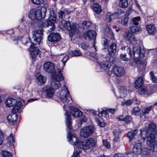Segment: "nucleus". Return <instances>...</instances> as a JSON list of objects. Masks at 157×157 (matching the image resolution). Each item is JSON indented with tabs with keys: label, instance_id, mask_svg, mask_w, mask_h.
I'll use <instances>...</instances> for the list:
<instances>
[{
	"label": "nucleus",
	"instance_id": "f704fd0d",
	"mask_svg": "<svg viewBox=\"0 0 157 157\" xmlns=\"http://www.w3.org/2000/svg\"><path fill=\"white\" fill-rule=\"evenodd\" d=\"M151 109L152 106H149L144 108L141 111L143 115H140V117H142L143 115H144V117H145V115L149 113Z\"/></svg>",
	"mask_w": 157,
	"mask_h": 157
},
{
	"label": "nucleus",
	"instance_id": "1a4fd4ad",
	"mask_svg": "<svg viewBox=\"0 0 157 157\" xmlns=\"http://www.w3.org/2000/svg\"><path fill=\"white\" fill-rule=\"evenodd\" d=\"M58 96L61 101L63 102H68L71 100L67 88L64 86L63 89L58 93Z\"/></svg>",
	"mask_w": 157,
	"mask_h": 157
},
{
	"label": "nucleus",
	"instance_id": "5701e85b",
	"mask_svg": "<svg viewBox=\"0 0 157 157\" xmlns=\"http://www.w3.org/2000/svg\"><path fill=\"white\" fill-rule=\"evenodd\" d=\"M23 100L22 99L20 98L19 100L16 103V105L13 108L12 112L13 113H17L18 112L19 109L23 106Z\"/></svg>",
	"mask_w": 157,
	"mask_h": 157
},
{
	"label": "nucleus",
	"instance_id": "8fccbe9b",
	"mask_svg": "<svg viewBox=\"0 0 157 157\" xmlns=\"http://www.w3.org/2000/svg\"><path fill=\"white\" fill-rule=\"evenodd\" d=\"M102 142L103 145L106 148H109L110 147V144L109 143L108 141L107 140H103Z\"/></svg>",
	"mask_w": 157,
	"mask_h": 157
},
{
	"label": "nucleus",
	"instance_id": "cd10ccee",
	"mask_svg": "<svg viewBox=\"0 0 157 157\" xmlns=\"http://www.w3.org/2000/svg\"><path fill=\"white\" fill-rule=\"evenodd\" d=\"M36 77L40 85H43L46 82V78L41 75L37 74L36 75Z\"/></svg>",
	"mask_w": 157,
	"mask_h": 157
},
{
	"label": "nucleus",
	"instance_id": "9b49d317",
	"mask_svg": "<svg viewBox=\"0 0 157 157\" xmlns=\"http://www.w3.org/2000/svg\"><path fill=\"white\" fill-rule=\"evenodd\" d=\"M96 32L93 30H89L86 32L84 34V37L86 39H88L89 40H94V43L93 44L94 48L95 51L97 50V47H96L95 41V38L96 36Z\"/></svg>",
	"mask_w": 157,
	"mask_h": 157
},
{
	"label": "nucleus",
	"instance_id": "b1692460",
	"mask_svg": "<svg viewBox=\"0 0 157 157\" xmlns=\"http://www.w3.org/2000/svg\"><path fill=\"white\" fill-rule=\"evenodd\" d=\"M65 115L66 116V123L67 126L68 128L70 129H71L72 128L71 117V116L69 112L67 111H66Z\"/></svg>",
	"mask_w": 157,
	"mask_h": 157
},
{
	"label": "nucleus",
	"instance_id": "ddd939ff",
	"mask_svg": "<svg viewBox=\"0 0 157 157\" xmlns=\"http://www.w3.org/2000/svg\"><path fill=\"white\" fill-rule=\"evenodd\" d=\"M133 148L132 151L136 154L139 155L142 152V144L139 140H137L136 141H133Z\"/></svg>",
	"mask_w": 157,
	"mask_h": 157
},
{
	"label": "nucleus",
	"instance_id": "09e8293b",
	"mask_svg": "<svg viewBox=\"0 0 157 157\" xmlns=\"http://www.w3.org/2000/svg\"><path fill=\"white\" fill-rule=\"evenodd\" d=\"M71 54L73 56H79L81 55V53L79 51L75 50L71 52Z\"/></svg>",
	"mask_w": 157,
	"mask_h": 157
},
{
	"label": "nucleus",
	"instance_id": "6ab92c4d",
	"mask_svg": "<svg viewBox=\"0 0 157 157\" xmlns=\"http://www.w3.org/2000/svg\"><path fill=\"white\" fill-rule=\"evenodd\" d=\"M137 133V130H132L128 132L127 136L129 139L130 142L132 141L133 140H134V141H135V140L136 141L137 140H138L136 138L137 136L136 134Z\"/></svg>",
	"mask_w": 157,
	"mask_h": 157
},
{
	"label": "nucleus",
	"instance_id": "c03bdc74",
	"mask_svg": "<svg viewBox=\"0 0 157 157\" xmlns=\"http://www.w3.org/2000/svg\"><path fill=\"white\" fill-rule=\"evenodd\" d=\"M2 157H12V154L7 151H3L2 153Z\"/></svg>",
	"mask_w": 157,
	"mask_h": 157
},
{
	"label": "nucleus",
	"instance_id": "4be33fe9",
	"mask_svg": "<svg viewBox=\"0 0 157 157\" xmlns=\"http://www.w3.org/2000/svg\"><path fill=\"white\" fill-rule=\"evenodd\" d=\"M70 112L75 117H78L82 115V113L78 109L72 107H70Z\"/></svg>",
	"mask_w": 157,
	"mask_h": 157
},
{
	"label": "nucleus",
	"instance_id": "37998d69",
	"mask_svg": "<svg viewBox=\"0 0 157 157\" xmlns=\"http://www.w3.org/2000/svg\"><path fill=\"white\" fill-rule=\"evenodd\" d=\"M128 21V18L127 17H123L119 21V22L122 25H124L127 24Z\"/></svg>",
	"mask_w": 157,
	"mask_h": 157
},
{
	"label": "nucleus",
	"instance_id": "7c9ffc66",
	"mask_svg": "<svg viewBox=\"0 0 157 157\" xmlns=\"http://www.w3.org/2000/svg\"><path fill=\"white\" fill-rule=\"evenodd\" d=\"M116 44L113 43L110 45L108 49L109 54L111 56H112L116 51Z\"/></svg>",
	"mask_w": 157,
	"mask_h": 157
},
{
	"label": "nucleus",
	"instance_id": "c85d7f7f",
	"mask_svg": "<svg viewBox=\"0 0 157 157\" xmlns=\"http://www.w3.org/2000/svg\"><path fill=\"white\" fill-rule=\"evenodd\" d=\"M143 78L141 77H139L136 81L134 84V86L136 89L140 87L143 85Z\"/></svg>",
	"mask_w": 157,
	"mask_h": 157
},
{
	"label": "nucleus",
	"instance_id": "a878e982",
	"mask_svg": "<svg viewBox=\"0 0 157 157\" xmlns=\"http://www.w3.org/2000/svg\"><path fill=\"white\" fill-rule=\"evenodd\" d=\"M13 114L10 115L7 117V119L9 123L14 124L16 121L17 119V116L16 113L12 112Z\"/></svg>",
	"mask_w": 157,
	"mask_h": 157
},
{
	"label": "nucleus",
	"instance_id": "412c9836",
	"mask_svg": "<svg viewBox=\"0 0 157 157\" xmlns=\"http://www.w3.org/2000/svg\"><path fill=\"white\" fill-rule=\"evenodd\" d=\"M146 29L148 34L153 35L156 32V28L153 24L147 25L146 27Z\"/></svg>",
	"mask_w": 157,
	"mask_h": 157
},
{
	"label": "nucleus",
	"instance_id": "a18cd8bd",
	"mask_svg": "<svg viewBox=\"0 0 157 157\" xmlns=\"http://www.w3.org/2000/svg\"><path fill=\"white\" fill-rule=\"evenodd\" d=\"M81 152L80 150H75L71 157H80L79 153Z\"/></svg>",
	"mask_w": 157,
	"mask_h": 157
},
{
	"label": "nucleus",
	"instance_id": "393cba45",
	"mask_svg": "<svg viewBox=\"0 0 157 157\" xmlns=\"http://www.w3.org/2000/svg\"><path fill=\"white\" fill-rule=\"evenodd\" d=\"M17 102L15 99L10 98H7L5 102V103L7 106L11 107L15 105Z\"/></svg>",
	"mask_w": 157,
	"mask_h": 157
},
{
	"label": "nucleus",
	"instance_id": "5fc2aeb1",
	"mask_svg": "<svg viewBox=\"0 0 157 157\" xmlns=\"http://www.w3.org/2000/svg\"><path fill=\"white\" fill-rule=\"evenodd\" d=\"M132 120V118L129 116H127L124 118V121L127 123L130 122Z\"/></svg>",
	"mask_w": 157,
	"mask_h": 157
},
{
	"label": "nucleus",
	"instance_id": "72a5a7b5",
	"mask_svg": "<svg viewBox=\"0 0 157 157\" xmlns=\"http://www.w3.org/2000/svg\"><path fill=\"white\" fill-rule=\"evenodd\" d=\"M117 13H113L112 14L110 13H107L105 20L107 22H110L112 19L115 18V16L117 15Z\"/></svg>",
	"mask_w": 157,
	"mask_h": 157
},
{
	"label": "nucleus",
	"instance_id": "bf43d9fd",
	"mask_svg": "<svg viewBox=\"0 0 157 157\" xmlns=\"http://www.w3.org/2000/svg\"><path fill=\"white\" fill-rule=\"evenodd\" d=\"M113 133L115 136H116V137L114 138V140L115 141H117L118 139V133H117V130H114L113 131Z\"/></svg>",
	"mask_w": 157,
	"mask_h": 157
},
{
	"label": "nucleus",
	"instance_id": "de8ad7c7",
	"mask_svg": "<svg viewBox=\"0 0 157 157\" xmlns=\"http://www.w3.org/2000/svg\"><path fill=\"white\" fill-rule=\"evenodd\" d=\"M140 20V18L139 17H135L132 19V21L134 25H138L139 21Z\"/></svg>",
	"mask_w": 157,
	"mask_h": 157
},
{
	"label": "nucleus",
	"instance_id": "c756f323",
	"mask_svg": "<svg viewBox=\"0 0 157 157\" xmlns=\"http://www.w3.org/2000/svg\"><path fill=\"white\" fill-rule=\"evenodd\" d=\"M70 13L69 11L67 10H64L59 12V18L63 19L66 17L67 18L68 15Z\"/></svg>",
	"mask_w": 157,
	"mask_h": 157
},
{
	"label": "nucleus",
	"instance_id": "39448f33",
	"mask_svg": "<svg viewBox=\"0 0 157 157\" xmlns=\"http://www.w3.org/2000/svg\"><path fill=\"white\" fill-rule=\"evenodd\" d=\"M111 63L108 61L99 63V67L107 71L108 74L110 76H113L114 75L121 77L124 75L125 71L124 68L121 67L113 66L110 68Z\"/></svg>",
	"mask_w": 157,
	"mask_h": 157
},
{
	"label": "nucleus",
	"instance_id": "f8f14e48",
	"mask_svg": "<svg viewBox=\"0 0 157 157\" xmlns=\"http://www.w3.org/2000/svg\"><path fill=\"white\" fill-rule=\"evenodd\" d=\"M43 34V31L41 29L36 30L32 32V38L37 44H40L41 40Z\"/></svg>",
	"mask_w": 157,
	"mask_h": 157
},
{
	"label": "nucleus",
	"instance_id": "c9c22d12",
	"mask_svg": "<svg viewBox=\"0 0 157 157\" xmlns=\"http://www.w3.org/2000/svg\"><path fill=\"white\" fill-rule=\"evenodd\" d=\"M141 29L140 27L138 25H134L132 26L130 28V30L133 33L140 31Z\"/></svg>",
	"mask_w": 157,
	"mask_h": 157
},
{
	"label": "nucleus",
	"instance_id": "dca6fc26",
	"mask_svg": "<svg viewBox=\"0 0 157 157\" xmlns=\"http://www.w3.org/2000/svg\"><path fill=\"white\" fill-rule=\"evenodd\" d=\"M34 44L31 43L29 48L30 53L32 58H35L36 55L39 54L40 52L39 48L35 47Z\"/></svg>",
	"mask_w": 157,
	"mask_h": 157
},
{
	"label": "nucleus",
	"instance_id": "aec40b11",
	"mask_svg": "<svg viewBox=\"0 0 157 157\" xmlns=\"http://www.w3.org/2000/svg\"><path fill=\"white\" fill-rule=\"evenodd\" d=\"M135 61L136 62L138 65V67L141 70H144L146 67L147 62L146 60L144 59H140L139 60L136 58L135 59Z\"/></svg>",
	"mask_w": 157,
	"mask_h": 157
},
{
	"label": "nucleus",
	"instance_id": "6e6552de",
	"mask_svg": "<svg viewBox=\"0 0 157 157\" xmlns=\"http://www.w3.org/2000/svg\"><path fill=\"white\" fill-rule=\"evenodd\" d=\"M56 14L55 13V12L53 10L51 11L50 15L46 21L47 26V27H50L49 29L48 30V31L49 32L53 30L55 28V23L56 22Z\"/></svg>",
	"mask_w": 157,
	"mask_h": 157
},
{
	"label": "nucleus",
	"instance_id": "58836bf2",
	"mask_svg": "<svg viewBox=\"0 0 157 157\" xmlns=\"http://www.w3.org/2000/svg\"><path fill=\"white\" fill-rule=\"evenodd\" d=\"M13 138L14 136L13 134H11L8 136L7 139L8 143L13 146L14 145V143H15V141Z\"/></svg>",
	"mask_w": 157,
	"mask_h": 157
},
{
	"label": "nucleus",
	"instance_id": "20e7f679",
	"mask_svg": "<svg viewBox=\"0 0 157 157\" xmlns=\"http://www.w3.org/2000/svg\"><path fill=\"white\" fill-rule=\"evenodd\" d=\"M52 80L51 82V87L48 88L46 90V96L48 98H51L54 95L55 91L54 90L58 89L60 87V82L64 78L61 70L57 69L51 76Z\"/></svg>",
	"mask_w": 157,
	"mask_h": 157
},
{
	"label": "nucleus",
	"instance_id": "69168bd1",
	"mask_svg": "<svg viewBox=\"0 0 157 157\" xmlns=\"http://www.w3.org/2000/svg\"><path fill=\"white\" fill-rule=\"evenodd\" d=\"M122 50H126L128 53L131 52V49L130 48L128 47H125L121 48Z\"/></svg>",
	"mask_w": 157,
	"mask_h": 157
},
{
	"label": "nucleus",
	"instance_id": "79ce46f5",
	"mask_svg": "<svg viewBox=\"0 0 157 157\" xmlns=\"http://www.w3.org/2000/svg\"><path fill=\"white\" fill-rule=\"evenodd\" d=\"M140 111V109L138 107H136L134 108L132 110V114L135 115H138Z\"/></svg>",
	"mask_w": 157,
	"mask_h": 157
},
{
	"label": "nucleus",
	"instance_id": "052dcab7",
	"mask_svg": "<svg viewBox=\"0 0 157 157\" xmlns=\"http://www.w3.org/2000/svg\"><path fill=\"white\" fill-rule=\"evenodd\" d=\"M89 47V45L86 43H83L81 44V47L83 49H86Z\"/></svg>",
	"mask_w": 157,
	"mask_h": 157
},
{
	"label": "nucleus",
	"instance_id": "e433bc0d",
	"mask_svg": "<svg viewBox=\"0 0 157 157\" xmlns=\"http://www.w3.org/2000/svg\"><path fill=\"white\" fill-rule=\"evenodd\" d=\"M150 74L151 80L154 82L157 83V72H151Z\"/></svg>",
	"mask_w": 157,
	"mask_h": 157
},
{
	"label": "nucleus",
	"instance_id": "680f3d73",
	"mask_svg": "<svg viewBox=\"0 0 157 157\" xmlns=\"http://www.w3.org/2000/svg\"><path fill=\"white\" fill-rule=\"evenodd\" d=\"M106 110L108 112H109L111 114V115L114 114L115 111V109H110Z\"/></svg>",
	"mask_w": 157,
	"mask_h": 157
},
{
	"label": "nucleus",
	"instance_id": "a211bd4d",
	"mask_svg": "<svg viewBox=\"0 0 157 157\" xmlns=\"http://www.w3.org/2000/svg\"><path fill=\"white\" fill-rule=\"evenodd\" d=\"M48 39L49 41L51 42H58L60 39V36L57 33H51L48 36Z\"/></svg>",
	"mask_w": 157,
	"mask_h": 157
},
{
	"label": "nucleus",
	"instance_id": "a19ab883",
	"mask_svg": "<svg viewBox=\"0 0 157 157\" xmlns=\"http://www.w3.org/2000/svg\"><path fill=\"white\" fill-rule=\"evenodd\" d=\"M91 25V23L89 21H83L82 23L81 27L83 29L87 28Z\"/></svg>",
	"mask_w": 157,
	"mask_h": 157
},
{
	"label": "nucleus",
	"instance_id": "49530a36",
	"mask_svg": "<svg viewBox=\"0 0 157 157\" xmlns=\"http://www.w3.org/2000/svg\"><path fill=\"white\" fill-rule=\"evenodd\" d=\"M133 100L129 99L126 101H124L122 102V105H129L132 104L133 101Z\"/></svg>",
	"mask_w": 157,
	"mask_h": 157
},
{
	"label": "nucleus",
	"instance_id": "7ed1b4c3",
	"mask_svg": "<svg viewBox=\"0 0 157 157\" xmlns=\"http://www.w3.org/2000/svg\"><path fill=\"white\" fill-rule=\"evenodd\" d=\"M123 38L128 43L135 45L133 48V55L135 57L142 58L144 56L145 52L143 47L136 45L139 41L134 34L129 32H126L123 35Z\"/></svg>",
	"mask_w": 157,
	"mask_h": 157
},
{
	"label": "nucleus",
	"instance_id": "13d9d810",
	"mask_svg": "<svg viewBox=\"0 0 157 157\" xmlns=\"http://www.w3.org/2000/svg\"><path fill=\"white\" fill-rule=\"evenodd\" d=\"M4 140V136L2 132L0 131V145L2 144Z\"/></svg>",
	"mask_w": 157,
	"mask_h": 157
},
{
	"label": "nucleus",
	"instance_id": "ea45409f",
	"mask_svg": "<svg viewBox=\"0 0 157 157\" xmlns=\"http://www.w3.org/2000/svg\"><path fill=\"white\" fill-rule=\"evenodd\" d=\"M104 33L105 35L109 37V36H112L113 34L112 32L111 31L110 28L108 25H105Z\"/></svg>",
	"mask_w": 157,
	"mask_h": 157
},
{
	"label": "nucleus",
	"instance_id": "e2e57ef3",
	"mask_svg": "<svg viewBox=\"0 0 157 157\" xmlns=\"http://www.w3.org/2000/svg\"><path fill=\"white\" fill-rule=\"evenodd\" d=\"M87 120V118L85 115L82 116L80 118V121L81 122H86Z\"/></svg>",
	"mask_w": 157,
	"mask_h": 157
},
{
	"label": "nucleus",
	"instance_id": "2f4dec72",
	"mask_svg": "<svg viewBox=\"0 0 157 157\" xmlns=\"http://www.w3.org/2000/svg\"><path fill=\"white\" fill-rule=\"evenodd\" d=\"M98 116L100 117L104 116L106 118L109 119L111 117L112 115L106 110H103L101 112H99Z\"/></svg>",
	"mask_w": 157,
	"mask_h": 157
},
{
	"label": "nucleus",
	"instance_id": "f257e3e1",
	"mask_svg": "<svg viewBox=\"0 0 157 157\" xmlns=\"http://www.w3.org/2000/svg\"><path fill=\"white\" fill-rule=\"evenodd\" d=\"M148 129H144L140 131L141 136L144 140L146 137L147 144L150 147V150L157 151V143H155V136L153 133L155 132L156 125L153 123H150Z\"/></svg>",
	"mask_w": 157,
	"mask_h": 157
},
{
	"label": "nucleus",
	"instance_id": "774afa93",
	"mask_svg": "<svg viewBox=\"0 0 157 157\" xmlns=\"http://www.w3.org/2000/svg\"><path fill=\"white\" fill-rule=\"evenodd\" d=\"M124 118H123V116H121L119 118V120L124 121Z\"/></svg>",
	"mask_w": 157,
	"mask_h": 157
},
{
	"label": "nucleus",
	"instance_id": "338daca9",
	"mask_svg": "<svg viewBox=\"0 0 157 157\" xmlns=\"http://www.w3.org/2000/svg\"><path fill=\"white\" fill-rule=\"evenodd\" d=\"M104 48H105L107 47V46L108 45L107 44L108 40L106 39H104Z\"/></svg>",
	"mask_w": 157,
	"mask_h": 157
},
{
	"label": "nucleus",
	"instance_id": "473e14b6",
	"mask_svg": "<svg viewBox=\"0 0 157 157\" xmlns=\"http://www.w3.org/2000/svg\"><path fill=\"white\" fill-rule=\"evenodd\" d=\"M128 5V0H119V6L122 8H125L127 7Z\"/></svg>",
	"mask_w": 157,
	"mask_h": 157
},
{
	"label": "nucleus",
	"instance_id": "3c124183",
	"mask_svg": "<svg viewBox=\"0 0 157 157\" xmlns=\"http://www.w3.org/2000/svg\"><path fill=\"white\" fill-rule=\"evenodd\" d=\"M36 5H40L43 3L44 0H31Z\"/></svg>",
	"mask_w": 157,
	"mask_h": 157
},
{
	"label": "nucleus",
	"instance_id": "2eb2a0df",
	"mask_svg": "<svg viewBox=\"0 0 157 157\" xmlns=\"http://www.w3.org/2000/svg\"><path fill=\"white\" fill-rule=\"evenodd\" d=\"M44 69L48 73H52L54 71L55 67L53 63L48 62L44 64Z\"/></svg>",
	"mask_w": 157,
	"mask_h": 157
},
{
	"label": "nucleus",
	"instance_id": "f03ea898",
	"mask_svg": "<svg viewBox=\"0 0 157 157\" xmlns=\"http://www.w3.org/2000/svg\"><path fill=\"white\" fill-rule=\"evenodd\" d=\"M67 138L68 141L75 146V148H80L84 150L88 149L94 147L95 145L96 142V140L92 138H89L85 142L80 141L79 140H78L75 134L71 132L68 134Z\"/></svg>",
	"mask_w": 157,
	"mask_h": 157
},
{
	"label": "nucleus",
	"instance_id": "603ef678",
	"mask_svg": "<svg viewBox=\"0 0 157 157\" xmlns=\"http://www.w3.org/2000/svg\"><path fill=\"white\" fill-rule=\"evenodd\" d=\"M149 151L147 150L146 149H145L143 151H142V152L141 153L142 155L144 157H146L149 154Z\"/></svg>",
	"mask_w": 157,
	"mask_h": 157
},
{
	"label": "nucleus",
	"instance_id": "4d7b16f0",
	"mask_svg": "<svg viewBox=\"0 0 157 157\" xmlns=\"http://www.w3.org/2000/svg\"><path fill=\"white\" fill-rule=\"evenodd\" d=\"M96 121L97 124L101 127H103L105 126V123L104 122H101L100 121L97 119Z\"/></svg>",
	"mask_w": 157,
	"mask_h": 157
},
{
	"label": "nucleus",
	"instance_id": "4468645a",
	"mask_svg": "<svg viewBox=\"0 0 157 157\" xmlns=\"http://www.w3.org/2000/svg\"><path fill=\"white\" fill-rule=\"evenodd\" d=\"M153 89V86L151 87H144L138 90V93L141 95L146 97L151 95L154 92Z\"/></svg>",
	"mask_w": 157,
	"mask_h": 157
},
{
	"label": "nucleus",
	"instance_id": "bb28decb",
	"mask_svg": "<svg viewBox=\"0 0 157 157\" xmlns=\"http://www.w3.org/2000/svg\"><path fill=\"white\" fill-rule=\"evenodd\" d=\"M93 10L97 13H100L101 11V6L97 3H94L91 6Z\"/></svg>",
	"mask_w": 157,
	"mask_h": 157
},
{
	"label": "nucleus",
	"instance_id": "0e129e2a",
	"mask_svg": "<svg viewBox=\"0 0 157 157\" xmlns=\"http://www.w3.org/2000/svg\"><path fill=\"white\" fill-rule=\"evenodd\" d=\"M124 12L122 11V10H118L117 12L116 13H117V15H116L115 16V17H116L118 16H119L122 13H123Z\"/></svg>",
	"mask_w": 157,
	"mask_h": 157
},
{
	"label": "nucleus",
	"instance_id": "f3484780",
	"mask_svg": "<svg viewBox=\"0 0 157 157\" xmlns=\"http://www.w3.org/2000/svg\"><path fill=\"white\" fill-rule=\"evenodd\" d=\"M127 90L123 86H121L116 93L114 92L117 98H122L125 97L127 94Z\"/></svg>",
	"mask_w": 157,
	"mask_h": 157
},
{
	"label": "nucleus",
	"instance_id": "423d86ee",
	"mask_svg": "<svg viewBox=\"0 0 157 157\" xmlns=\"http://www.w3.org/2000/svg\"><path fill=\"white\" fill-rule=\"evenodd\" d=\"M59 27L63 30H69V34L71 36H72L75 33L78 32L79 25L77 24H72L71 25L69 21L65 20H62L59 24Z\"/></svg>",
	"mask_w": 157,
	"mask_h": 157
},
{
	"label": "nucleus",
	"instance_id": "9d476101",
	"mask_svg": "<svg viewBox=\"0 0 157 157\" xmlns=\"http://www.w3.org/2000/svg\"><path fill=\"white\" fill-rule=\"evenodd\" d=\"M94 127L91 126L85 127L80 131V135L84 138H87L91 135L94 132Z\"/></svg>",
	"mask_w": 157,
	"mask_h": 157
},
{
	"label": "nucleus",
	"instance_id": "0eeeda50",
	"mask_svg": "<svg viewBox=\"0 0 157 157\" xmlns=\"http://www.w3.org/2000/svg\"><path fill=\"white\" fill-rule=\"evenodd\" d=\"M45 15L44 13L43 15L41 14V11L40 9H33L30 11L29 17L32 20L36 21L43 18Z\"/></svg>",
	"mask_w": 157,
	"mask_h": 157
},
{
	"label": "nucleus",
	"instance_id": "4c0bfd02",
	"mask_svg": "<svg viewBox=\"0 0 157 157\" xmlns=\"http://www.w3.org/2000/svg\"><path fill=\"white\" fill-rule=\"evenodd\" d=\"M128 56L126 57L127 55L125 54H121L120 55V57L123 60L125 61H128L131 57V52L128 53Z\"/></svg>",
	"mask_w": 157,
	"mask_h": 157
},
{
	"label": "nucleus",
	"instance_id": "864d4df0",
	"mask_svg": "<svg viewBox=\"0 0 157 157\" xmlns=\"http://www.w3.org/2000/svg\"><path fill=\"white\" fill-rule=\"evenodd\" d=\"M90 55L91 57L94 58V60H98V55H96L93 53H90Z\"/></svg>",
	"mask_w": 157,
	"mask_h": 157
},
{
	"label": "nucleus",
	"instance_id": "6e6d98bb",
	"mask_svg": "<svg viewBox=\"0 0 157 157\" xmlns=\"http://www.w3.org/2000/svg\"><path fill=\"white\" fill-rule=\"evenodd\" d=\"M69 58V56H68L66 55L65 56H64V58H63V59H62V62L63 64V66H65L66 62L68 59Z\"/></svg>",
	"mask_w": 157,
	"mask_h": 157
}]
</instances>
